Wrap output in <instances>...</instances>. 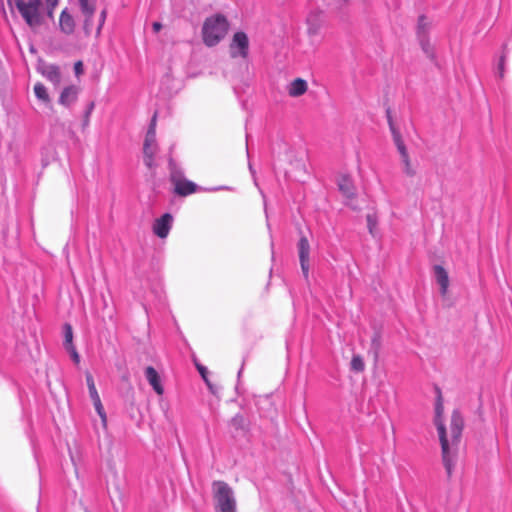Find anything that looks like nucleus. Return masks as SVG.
Here are the masks:
<instances>
[{
    "instance_id": "29",
    "label": "nucleus",
    "mask_w": 512,
    "mask_h": 512,
    "mask_svg": "<svg viewBox=\"0 0 512 512\" xmlns=\"http://www.w3.org/2000/svg\"><path fill=\"white\" fill-rule=\"evenodd\" d=\"M34 93L39 100L43 102L49 101V95L47 93L46 87L42 83L35 84Z\"/></svg>"
},
{
    "instance_id": "46",
    "label": "nucleus",
    "mask_w": 512,
    "mask_h": 512,
    "mask_svg": "<svg viewBox=\"0 0 512 512\" xmlns=\"http://www.w3.org/2000/svg\"><path fill=\"white\" fill-rule=\"evenodd\" d=\"M107 490H108L111 502L113 503V506H114L115 510H118V508H116V505H115V502H114V498L112 496L111 488L109 486L107 487Z\"/></svg>"
},
{
    "instance_id": "34",
    "label": "nucleus",
    "mask_w": 512,
    "mask_h": 512,
    "mask_svg": "<svg viewBox=\"0 0 512 512\" xmlns=\"http://www.w3.org/2000/svg\"><path fill=\"white\" fill-rule=\"evenodd\" d=\"M390 132H391V135H392V138H393V142H394L396 147H398V145L404 144V141L402 139L401 133L398 130V128L397 129H392V130H390Z\"/></svg>"
},
{
    "instance_id": "40",
    "label": "nucleus",
    "mask_w": 512,
    "mask_h": 512,
    "mask_svg": "<svg viewBox=\"0 0 512 512\" xmlns=\"http://www.w3.org/2000/svg\"><path fill=\"white\" fill-rule=\"evenodd\" d=\"M47 6H48V16H53V10L58 5L59 0H46Z\"/></svg>"
},
{
    "instance_id": "23",
    "label": "nucleus",
    "mask_w": 512,
    "mask_h": 512,
    "mask_svg": "<svg viewBox=\"0 0 512 512\" xmlns=\"http://www.w3.org/2000/svg\"><path fill=\"white\" fill-rule=\"evenodd\" d=\"M418 43L421 47V50L423 51V53L432 61L434 62L435 64H437V59H436V54H435V51H434V48L433 46L431 45L430 43V37L429 38H424V39H419L418 40Z\"/></svg>"
},
{
    "instance_id": "30",
    "label": "nucleus",
    "mask_w": 512,
    "mask_h": 512,
    "mask_svg": "<svg viewBox=\"0 0 512 512\" xmlns=\"http://www.w3.org/2000/svg\"><path fill=\"white\" fill-rule=\"evenodd\" d=\"M98 417L101 420V425H102L103 429L105 431H107V428H108L107 414H106V412L104 410V407H103L99 397H98Z\"/></svg>"
},
{
    "instance_id": "43",
    "label": "nucleus",
    "mask_w": 512,
    "mask_h": 512,
    "mask_svg": "<svg viewBox=\"0 0 512 512\" xmlns=\"http://www.w3.org/2000/svg\"><path fill=\"white\" fill-rule=\"evenodd\" d=\"M396 148L401 156V159L409 156L405 143L402 145H398V147Z\"/></svg>"
},
{
    "instance_id": "18",
    "label": "nucleus",
    "mask_w": 512,
    "mask_h": 512,
    "mask_svg": "<svg viewBox=\"0 0 512 512\" xmlns=\"http://www.w3.org/2000/svg\"><path fill=\"white\" fill-rule=\"evenodd\" d=\"M169 181L173 185L185 177L184 170L176 163L172 156L168 158Z\"/></svg>"
},
{
    "instance_id": "27",
    "label": "nucleus",
    "mask_w": 512,
    "mask_h": 512,
    "mask_svg": "<svg viewBox=\"0 0 512 512\" xmlns=\"http://www.w3.org/2000/svg\"><path fill=\"white\" fill-rule=\"evenodd\" d=\"M366 222H367V228L368 232L371 234L372 237L376 236V227L378 225V219L376 214L368 213L366 215Z\"/></svg>"
},
{
    "instance_id": "42",
    "label": "nucleus",
    "mask_w": 512,
    "mask_h": 512,
    "mask_svg": "<svg viewBox=\"0 0 512 512\" xmlns=\"http://www.w3.org/2000/svg\"><path fill=\"white\" fill-rule=\"evenodd\" d=\"M105 18H106V10L103 9L98 18V35L100 34L101 28L105 22Z\"/></svg>"
},
{
    "instance_id": "5",
    "label": "nucleus",
    "mask_w": 512,
    "mask_h": 512,
    "mask_svg": "<svg viewBox=\"0 0 512 512\" xmlns=\"http://www.w3.org/2000/svg\"><path fill=\"white\" fill-rule=\"evenodd\" d=\"M199 190H203L206 192H216L221 190H233L232 187L221 185V186H215V187H209V188H202L198 186L195 182L184 178L182 180L177 181L173 184L172 192L180 197H187L191 194L196 193Z\"/></svg>"
},
{
    "instance_id": "28",
    "label": "nucleus",
    "mask_w": 512,
    "mask_h": 512,
    "mask_svg": "<svg viewBox=\"0 0 512 512\" xmlns=\"http://www.w3.org/2000/svg\"><path fill=\"white\" fill-rule=\"evenodd\" d=\"M85 376H86V383L89 388L90 397H91L92 401L94 402V405L96 406V388H95V384H94V377H93L92 373L89 371L85 372Z\"/></svg>"
},
{
    "instance_id": "20",
    "label": "nucleus",
    "mask_w": 512,
    "mask_h": 512,
    "mask_svg": "<svg viewBox=\"0 0 512 512\" xmlns=\"http://www.w3.org/2000/svg\"><path fill=\"white\" fill-rule=\"evenodd\" d=\"M382 333L379 329H375L373 331L372 337H371V343H370V350L369 352L373 354V357L375 360L379 358L380 352L382 350Z\"/></svg>"
},
{
    "instance_id": "48",
    "label": "nucleus",
    "mask_w": 512,
    "mask_h": 512,
    "mask_svg": "<svg viewBox=\"0 0 512 512\" xmlns=\"http://www.w3.org/2000/svg\"><path fill=\"white\" fill-rule=\"evenodd\" d=\"M502 48L505 51L507 49V44H504Z\"/></svg>"
},
{
    "instance_id": "39",
    "label": "nucleus",
    "mask_w": 512,
    "mask_h": 512,
    "mask_svg": "<svg viewBox=\"0 0 512 512\" xmlns=\"http://www.w3.org/2000/svg\"><path fill=\"white\" fill-rule=\"evenodd\" d=\"M67 352H69L73 362L76 365H79L80 364V356H79L76 348L75 347H71V348L67 349Z\"/></svg>"
},
{
    "instance_id": "50",
    "label": "nucleus",
    "mask_w": 512,
    "mask_h": 512,
    "mask_svg": "<svg viewBox=\"0 0 512 512\" xmlns=\"http://www.w3.org/2000/svg\"><path fill=\"white\" fill-rule=\"evenodd\" d=\"M261 196H263V199L265 200V196H264V193H263V192H261Z\"/></svg>"
},
{
    "instance_id": "14",
    "label": "nucleus",
    "mask_w": 512,
    "mask_h": 512,
    "mask_svg": "<svg viewBox=\"0 0 512 512\" xmlns=\"http://www.w3.org/2000/svg\"><path fill=\"white\" fill-rule=\"evenodd\" d=\"M321 14L319 10H312L306 17L307 33L310 37L318 35L320 31L322 23Z\"/></svg>"
},
{
    "instance_id": "35",
    "label": "nucleus",
    "mask_w": 512,
    "mask_h": 512,
    "mask_svg": "<svg viewBox=\"0 0 512 512\" xmlns=\"http://www.w3.org/2000/svg\"><path fill=\"white\" fill-rule=\"evenodd\" d=\"M385 115H386L387 123L389 126V130L397 129V127L395 126L394 121H393L392 110L389 106L386 107V109H385Z\"/></svg>"
},
{
    "instance_id": "3",
    "label": "nucleus",
    "mask_w": 512,
    "mask_h": 512,
    "mask_svg": "<svg viewBox=\"0 0 512 512\" xmlns=\"http://www.w3.org/2000/svg\"><path fill=\"white\" fill-rule=\"evenodd\" d=\"M212 497L216 512H237L235 493L227 482H212Z\"/></svg>"
},
{
    "instance_id": "49",
    "label": "nucleus",
    "mask_w": 512,
    "mask_h": 512,
    "mask_svg": "<svg viewBox=\"0 0 512 512\" xmlns=\"http://www.w3.org/2000/svg\"><path fill=\"white\" fill-rule=\"evenodd\" d=\"M249 169H250L251 173H253V169H252V165L251 164H249Z\"/></svg>"
},
{
    "instance_id": "36",
    "label": "nucleus",
    "mask_w": 512,
    "mask_h": 512,
    "mask_svg": "<svg viewBox=\"0 0 512 512\" xmlns=\"http://www.w3.org/2000/svg\"><path fill=\"white\" fill-rule=\"evenodd\" d=\"M156 122H157V113L155 112L151 117L148 129L146 133H150L152 131L153 136L156 137Z\"/></svg>"
},
{
    "instance_id": "1",
    "label": "nucleus",
    "mask_w": 512,
    "mask_h": 512,
    "mask_svg": "<svg viewBox=\"0 0 512 512\" xmlns=\"http://www.w3.org/2000/svg\"><path fill=\"white\" fill-rule=\"evenodd\" d=\"M435 414L434 425L438 432L439 442L441 445L443 465L446 469L448 476L452 475L458 455V447L461 441L462 432L464 429V418L459 409H454L450 419V433L451 440L448 439L447 428L444 422V399L442 391L439 386H435Z\"/></svg>"
},
{
    "instance_id": "33",
    "label": "nucleus",
    "mask_w": 512,
    "mask_h": 512,
    "mask_svg": "<svg viewBox=\"0 0 512 512\" xmlns=\"http://www.w3.org/2000/svg\"><path fill=\"white\" fill-rule=\"evenodd\" d=\"M127 482H113V489L114 492L117 494V497L119 498L120 502H123L124 495L122 490L125 488Z\"/></svg>"
},
{
    "instance_id": "12",
    "label": "nucleus",
    "mask_w": 512,
    "mask_h": 512,
    "mask_svg": "<svg viewBox=\"0 0 512 512\" xmlns=\"http://www.w3.org/2000/svg\"><path fill=\"white\" fill-rule=\"evenodd\" d=\"M337 186L340 193L347 200H352L356 197V188L348 174H342L337 180Z\"/></svg>"
},
{
    "instance_id": "22",
    "label": "nucleus",
    "mask_w": 512,
    "mask_h": 512,
    "mask_svg": "<svg viewBox=\"0 0 512 512\" xmlns=\"http://www.w3.org/2000/svg\"><path fill=\"white\" fill-rule=\"evenodd\" d=\"M229 424L235 431H241L243 433H247L250 430L249 422L245 419V417L241 413H237L236 415H234L231 418Z\"/></svg>"
},
{
    "instance_id": "15",
    "label": "nucleus",
    "mask_w": 512,
    "mask_h": 512,
    "mask_svg": "<svg viewBox=\"0 0 512 512\" xmlns=\"http://www.w3.org/2000/svg\"><path fill=\"white\" fill-rule=\"evenodd\" d=\"M42 75L48 79L55 87H58L62 81V75L58 66L49 64L43 66Z\"/></svg>"
},
{
    "instance_id": "38",
    "label": "nucleus",
    "mask_w": 512,
    "mask_h": 512,
    "mask_svg": "<svg viewBox=\"0 0 512 512\" xmlns=\"http://www.w3.org/2000/svg\"><path fill=\"white\" fill-rule=\"evenodd\" d=\"M505 61H506V55L505 53H503L499 59V63H498V73H499V77L500 78H503L504 77V66H505Z\"/></svg>"
},
{
    "instance_id": "4",
    "label": "nucleus",
    "mask_w": 512,
    "mask_h": 512,
    "mask_svg": "<svg viewBox=\"0 0 512 512\" xmlns=\"http://www.w3.org/2000/svg\"><path fill=\"white\" fill-rule=\"evenodd\" d=\"M15 6L30 27H35L42 22V0H16Z\"/></svg>"
},
{
    "instance_id": "2",
    "label": "nucleus",
    "mask_w": 512,
    "mask_h": 512,
    "mask_svg": "<svg viewBox=\"0 0 512 512\" xmlns=\"http://www.w3.org/2000/svg\"><path fill=\"white\" fill-rule=\"evenodd\" d=\"M230 24L227 17L217 13L207 17L202 25V40L207 47L218 45L226 36Z\"/></svg>"
},
{
    "instance_id": "8",
    "label": "nucleus",
    "mask_w": 512,
    "mask_h": 512,
    "mask_svg": "<svg viewBox=\"0 0 512 512\" xmlns=\"http://www.w3.org/2000/svg\"><path fill=\"white\" fill-rule=\"evenodd\" d=\"M174 217L170 212L163 213L156 218L152 225L153 233L160 239H165L169 235L173 226Z\"/></svg>"
},
{
    "instance_id": "26",
    "label": "nucleus",
    "mask_w": 512,
    "mask_h": 512,
    "mask_svg": "<svg viewBox=\"0 0 512 512\" xmlns=\"http://www.w3.org/2000/svg\"><path fill=\"white\" fill-rule=\"evenodd\" d=\"M140 507L143 509L145 506L148 507V512H159L161 509V501L160 500H153L150 501L149 499L142 498L140 502Z\"/></svg>"
},
{
    "instance_id": "24",
    "label": "nucleus",
    "mask_w": 512,
    "mask_h": 512,
    "mask_svg": "<svg viewBox=\"0 0 512 512\" xmlns=\"http://www.w3.org/2000/svg\"><path fill=\"white\" fill-rule=\"evenodd\" d=\"M350 369L353 372L360 373L365 370V362L360 354H354L350 362Z\"/></svg>"
},
{
    "instance_id": "19",
    "label": "nucleus",
    "mask_w": 512,
    "mask_h": 512,
    "mask_svg": "<svg viewBox=\"0 0 512 512\" xmlns=\"http://www.w3.org/2000/svg\"><path fill=\"white\" fill-rule=\"evenodd\" d=\"M431 24L427 21V17L424 14L418 16L416 26V38L424 39L430 37Z\"/></svg>"
},
{
    "instance_id": "10",
    "label": "nucleus",
    "mask_w": 512,
    "mask_h": 512,
    "mask_svg": "<svg viewBox=\"0 0 512 512\" xmlns=\"http://www.w3.org/2000/svg\"><path fill=\"white\" fill-rule=\"evenodd\" d=\"M81 13L84 16V29L87 34L92 31L93 28V16L95 12L94 0H78Z\"/></svg>"
},
{
    "instance_id": "47",
    "label": "nucleus",
    "mask_w": 512,
    "mask_h": 512,
    "mask_svg": "<svg viewBox=\"0 0 512 512\" xmlns=\"http://www.w3.org/2000/svg\"><path fill=\"white\" fill-rule=\"evenodd\" d=\"M243 367H244V362L242 363V366H241V368L239 369V371H238V373H237V377H238V379L240 378V376H241V374H242Z\"/></svg>"
},
{
    "instance_id": "7",
    "label": "nucleus",
    "mask_w": 512,
    "mask_h": 512,
    "mask_svg": "<svg viewBox=\"0 0 512 512\" xmlns=\"http://www.w3.org/2000/svg\"><path fill=\"white\" fill-rule=\"evenodd\" d=\"M298 257L302 275L306 281L309 280L310 272V243L308 238L301 233L297 243Z\"/></svg>"
},
{
    "instance_id": "9",
    "label": "nucleus",
    "mask_w": 512,
    "mask_h": 512,
    "mask_svg": "<svg viewBox=\"0 0 512 512\" xmlns=\"http://www.w3.org/2000/svg\"><path fill=\"white\" fill-rule=\"evenodd\" d=\"M156 146V137L153 136L152 131L150 133H146L144 144H143V162L144 165L153 169L155 167V149Z\"/></svg>"
},
{
    "instance_id": "16",
    "label": "nucleus",
    "mask_w": 512,
    "mask_h": 512,
    "mask_svg": "<svg viewBox=\"0 0 512 512\" xmlns=\"http://www.w3.org/2000/svg\"><path fill=\"white\" fill-rule=\"evenodd\" d=\"M78 93L79 88L75 85L65 87L60 94L59 103L63 106L69 107L76 101Z\"/></svg>"
},
{
    "instance_id": "32",
    "label": "nucleus",
    "mask_w": 512,
    "mask_h": 512,
    "mask_svg": "<svg viewBox=\"0 0 512 512\" xmlns=\"http://www.w3.org/2000/svg\"><path fill=\"white\" fill-rule=\"evenodd\" d=\"M194 364H195V367H196L198 373L200 374L202 380L205 383H208V380H210L208 368L206 366L202 365L201 363H199L196 359H194Z\"/></svg>"
},
{
    "instance_id": "44",
    "label": "nucleus",
    "mask_w": 512,
    "mask_h": 512,
    "mask_svg": "<svg viewBox=\"0 0 512 512\" xmlns=\"http://www.w3.org/2000/svg\"><path fill=\"white\" fill-rule=\"evenodd\" d=\"M205 384L211 394L218 396V388L215 385H213L210 380H208V383H205Z\"/></svg>"
},
{
    "instance_id": "21",
    "label": "nucleus",
    "mask_w": 512,
    "mask_h": 512,
    "mask_svg": "<svg viewBox=\"0 0 512 512\" xmlns=\"http://www.w3.org/2000/svg\"><path fill=\"white\" fill-rule=\"evenodd\" d=\"M59 25L62 32L65 34H71L74 31L75 23L72 15H70L67 9L61 12Z\"/></svg>"
},
{
    "instance_id": "13",
    "label": "nucleus",
    "mask_w": 512,
    "mask_h": 512,
    "mask_svg": "<svg viewBox=\"0 0 512 512\" xmlns=\"http://www.w3.org/2000/svg\"><path fill=\"white\" fill-rule=\"evenodd\" d=\"M145 377L156 394L162 395L164 393L161 376L153 366L145 368Z\"/></svg>"
},
{
    "instance_id": "45",
    "label": "nucleus",
    "mask_w": 512,
    "mask_h": 512,
    "mask_svg": "<svg viewBox=\"0 0 512 512\" xmlns=\"http://www.w3.org/2000/svg\"><path fill=\"white\" fill-rule=\"evenodd\" d=\"M162 27H163V26H162V23L157 22V21H156V22H153V24H152V29H153V31H154V32H156V33H158V32L162 29Z\"/></svg>"
},
{
    "instance_id": "37",
    "label": "nucleus",
    "mask_w": 512,
    "mask_h": 512,
    "mask_svg": "<svg viewBox=\"0 0 512 512\" xmlns=\"http://www.w3.org/2000/svg\"><path fill=\"white\" fill-rule=\"evenodd\" d=\"M103 312H104L103 320L105 321V317L108 316L112 325H114L115 324V322L113 320L114 308L113 307L109 308L108 305L104 302V311Z\"/></svg>"
},
{
    "instance_id": "25",
    "label": "nucleus",
    "mask_w": 512,
    "mask_h": 512,
    "mask_svg": "<svg viewBox=\"0 0 512 512\" xmlns=\"http://www.w3.org/2000/svg\"><path fill=\"white\" fill-rule=\"evenodd\" d=\"M63 335H64V341H63V345H64V348L67 350L71 347H74L73 345V331H72V327L70 324L66 323L64 326H63Z\"/></svg>"
},
{
    "instance_id": "6",
    "label": "nucleus",
    "mask_w": 512,
    "mask_h": 512,
    "mask_svg": "<svg viewBox=\"0 0 512 512\" xmlns=\"http://www.w3.org/2000/svg\"><path fill=\"white\" fill-rule=\"evenodd\" d=\"M250 41L246 32L243 30L236 31L229 44V55L231 58L246 59L249 55Z\"/></svg>"
},
{
    "instance_id": "41",
    "label": "nucleus",
    "mask_w": 512,
    "mask_h": 512,
    "mask_svg": "<svg viewBox=\"0 0 512 512\" xmlns=\"http://www.w3.org/2000/svg\"><path fill=\"white\" fill-rule=\"evenodd\" d=\"M74 71H75V75L77 77H79L80 75L83 74L84 72V67H83V63L81 61H77L75 64H74Z\"/></svg>"
},
{
    "instance_id": "31",
    "label": "nucleus",
    "mask_w": 512,
    "mask_h": 512,
    "mask_svg": "<svg viewBox=\"0 0 512 512\" xmlns=\"http://www.w3.org/2000/svg\"><path fill=\"white\" fill-rule=\"evenodd\" d=\"M402 163H403V172L405 173V175H407L408 177H414L416 175V170L412 167L411 165V160H410V157H405V158H402Z\"/></svg>"
},
{
    "instance_id": "17",
    "label": "nucleus",
    "mask_w": 512,
    "mask_h": 512,
    "mask_svg": "<svg viewBox=\"0 0 512 512\" xmlns=\"http://www.w3.org/2000/svg\"><path fill=\"white\" fill-rule=\"evenodd\" d=\"M308 89L307 81L303 78L297 77L288 85V94L291 97H299L306 93Z\"/></svg>"
},
{
    "instance_id": "11",
    "label": "nucleus",
    "mask_w": 512,
    "mask_h": 512,
    "mask_svg": "<svg viewBox=\"0 0 512 512\" xmlns=\"http://www.w3.org/2000/svg\"><path fill=\"white\" fill-rule=\"evenodd\" d=\"M433 275L436 283L439 285L440 294L445 296L448 292L450 279L445 267L441 264L433 265Z\"/></svg>"
}]
</instances>
